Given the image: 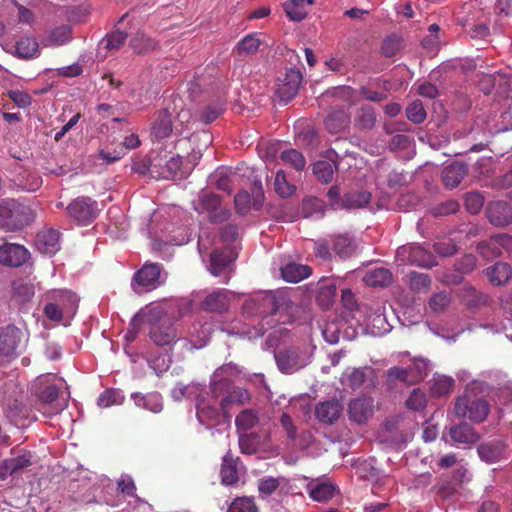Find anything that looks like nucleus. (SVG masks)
Returning a JSON list of instances; mask_svg holds the SVG:
<instances>
[{
    "mask_svg": "<svg viewBox=\"0 0 512 512\" xmlns=\"http://www.w3.org/2000/svg\"><path fill=\"white\" fill-rule=\"evenodd\" d=\"M414 140L412 137L406 134H397L392 137V139L389 142V148L390 150H407L409 149Z\"/></svg>",
    "mask_w": 512,
    "mask_h": 512,
    "instance_id": "e2e57ef3",
    "label": "nucleus"
},
{
    "mask_svg": "<svg viewBox=\"0 0 512 512\" xmlns=\"http://www.w3.org/2000/svg\"><path fill=\"white\" fill-rule=\"evenodd\" d=\"M478 250L486 258L500 256L502 250L512 254V236L507 234L495 235L489 241L479 244Z\"/></svg>",
    "mask_w": 512,
    "mask_h": 512,
    "instance_id": "ddd939ff",
    "label": "nucleus"
},
{
    "mask_svg": "<svg viewBox=\"0 0 512 512\" xmlns=\"http://www.w3.org/2000/svg\"><path fill=\"white\" fill-rule=\"evenodd\" d=\"M264 44L261 33L253 32L247 34L233 48V53L241 59L252 57Z\"/></svg>",
    "mask_w": 512,
    "mask_h": 512,
    "instance_id": "aec40b11",
    "label": "nucleus"
},
{
    "mask_svg": "<svg viewBox=\"0 0 512 512\" xmlns=\"http://www.w3.org/2000/svg\"><path fill=\"white\" fill-rule=\"evenodd\" d=\"M466 174V166L463 163L454 162L444 168L442 179L446 187L453 189L464 179Z\"/></svg>",
    "mask_w": 512,
    "mask_h": 512,
    "instance_id": "7c9ffc66",
    "label": "nucleus"
},
{
    "mask_svg": "<svg viewBox=\"0 0 512 512\" xmlns=\"http://www.w3.org/2000/svg\"><path fill=\"white\" fill-rule=\"evenodd\" d=\"M459 204L455 200H447L432 208L431 213L436 217H443L454 214L458 211Z\"/></svg>",
    "mask_w": 512,
    "mask_h": 512,
    "instance_id": "680f3d73",
    "label": "nucleus"
},
{
    "mask_svg": "<svg viewBox=\"0 0 512 512\" xmlns=\"http://www.w3.org/2000/svg\"><path fill=\"white\" fill-rule=\"evenodd\" d=\"M406 115L413 123H422L426 118V112L421 101L416 100L410 103L406 109Z\"/></svg>",
    "mask_w": 512,
    "mask_h": 512,
    "instance_id": "5fc2aeb1",
    "label": "nucleus"
},
{
    "mask_svg": "<svg viewBox=\"0 0 512 512\" xmlns=\"http://www.w3.org/2000/svg\"><path fill=\"white\" fill-rule=\"evenodd\" d=\"M311 268L307 265L287 263L281 268V275L287 282L297 283L309 277Z\"/></svg>",
    "mask_w": 512,
    "mask_h": 512,
    "instance_id": "473e14b6",
    "label": "nucleus"
},
{
    "mask_svg": "<svg viewBox=\"0 0 512 512\" xmlns=\"http://www.w3.org/2000/svg\"><path fill=\"white\" fill-rule=\"evenodd\" d=\"M281 160L292 166L294 169L301 171L306 166L305 157L296 149H288L281 153Z\"/></svg>",
    "mask_w": 512,
    "mask_h": 512,
    "instance_id": "de8ad7c7",
    "label": "nucleus"
},
{
    "mask_svg": "<svg viewBox=\"0 0 512 512\" xmlns=\"http://www.w3.org/2000/svg\"><path fill=\"white\" fill-rule=\"evenodd\" d=\"M172 132V117L168 110L159 112L158 117L152 127V133L157 139H164L170 136Z\"/></svg>",
    "mask_w": 512,
    "mask_h": 512,
    "instance_id": "c9c22d12",
    "label": "nucleus"
},
{
    "mask_svg": "<svg viewBox=\"0 0 512 512\" xmlns=\"http://www.w3.org/2000/svg\"><path fill=\"white\" fill-rule=\"evenodd\" d=\"M374 400L371 397H358L349 403V419L358 424L365 423L373 414Z\"/></svg>",
    "mask_w": 512,
    "mask_h": 512,
    "instance_id": "dca6fc26",
    "label": "nucleus"
},
{
    "mask_svg": "<svg viewBox=\"0 0 512 512\" xmlns=\"http://www.w3.org/2000/svg\"><path fill=\"white\" fill-rule=\"evenodd\" d=\"M386 382L389 388H392L398 382L406 385L415 384L411 376V370H408V367L403 368L399 366H394L387 370Z\"/></svg>",
    "mask_w": 512,
    "mask_h": 512,
    "instance_id": "58836bf2",
    "label": "nucleus"
},
{
    "mask_svg": "<svg viewBox=\"0 0 512 512\" xmlns=\"http://www.w3.org/2000/svg\"><path fill=\"white\" fill-rule=\"evenodd\" d=\"M235 423L238 430L246 432L258 423L257 413L253 409H245L236 417Z\"/></svg>",
    "mask_w": 512,
    "mask_h": 512,
    "instance_id": "49530a36",
    "label": "nucleus"
},
{
    "mask_svg": "<svg viewBox=\"0 0 512 512\" xmlns=\"http://www.w3.org/2000/svg\"><path fill=\"white\" fill-rule=\"evenodd\" d=\"M127 39V34L123 31L117 30L112 34L108 35L101 41V45L103 48L112 51L118 50Z\"/></svg>",
    "mask_w": 512,
    "mask_h": 512,
    "instance_id": "3c124183",
    "label": "nucleus"
},
{
    "mask_svg": "<svg viewBox=\"0 0 512 512\" xmlns=\"http://www.w3.org/2000/svg\"><path fill=\"white\" fill-rule=\"evenodd\" d=\"M68 215L80 225H88L98 215L97 202L90 197H78L67 206Z\"/></svg>",
    "mask_w": 512,
    "mask_h": 512,
    "instance_id": "6e6552de",
    "label": "nucleus"
},
{
    "mask_svg": "<svg viewBox=\"0 0 512 512\" xmlns=\"http://www.w3.org/2000/svg\"><path fill=\"white\" fill-rule=\"evenodd\" d=\"M240 373L239 367L234 363H227L217 368L211 376L210 390L218 391L232 383L231 378Z\"/></svg>",
    "mask_w": 512,
    "mask_h": 512,
    "instance_id": "b1692460",
    "label": "nucleus"
},
{
    "mask_svg": "<svg viewBox=\"0 0 512 512\" xmlns=\"http://www.w3.org/2000/svg\"><path fill=\"white\" fill-rule=\"evenodd\" d=\"M486 274L491 283L502 285L512 277V269L507 263L498 262L487 268Z\"/></svg>",
    "mask_w": 512,
    "mask_h": 512,
    "instance_id": "e433bc0d",
    "label": "nucleus"
},
{
    "mask_svg": "<svg viewBox=\"0 0 512 512\" xmlns=\"http://www.w3.org/2000/svg\"><path fill=\"white\" fill-rule=\"evenodd\" d=\"M331 237L329 239H319L314 242V253L323 260H331L332 253L330 251Z\"/></svg>",
    "mask_w": 512,
    "mask_h": 512,
    "instance_id": "0e129e2a",
    "label": "nucleus"
},
{
    "mask_svg": "<svg viewBox=\"0 0 512 512\" xmlns=\"http://www.w3.org/2000/svg\"><path fill=\"white\" fill-rule=\"evenodd\" d=\"M302 82V74L297 69H287L286 72L277 80L276 92L281 101L289 102L293 99Z\"/></svg>",
    "mask_w": 512,
    "mask_h": 512,
    "instance_id": "1a4fd4ad",
    "label": "nucleus"
},
{
    "mask_svg": "<svg viewBox=\"0 0 512 512\" xmlns=\"http://www.w3.org/2000/svg\"><path fill=\"white\" fill-rule=\"evenodd\" d=\"M477 451L482 460L493 463L499 461L504 456L506 444L501 440H494L479 445Z\"/></svg>",
    "mask_w": 512,
    "mask_h": 512,
    "instance_id": "cd10ccee",
    "label": "nucleus"
},
{
    "mask_svg": "<svg viewBox=\"0 0 512 512\" xmlns=\"http://www.w3.org/2000/svg\"><path fill=\"white\" fill-rule=\"evenodd\" d=\"M274 189L276 193L281 197H288L295 191V187L287 182L286 176L282 170H279L276 173Z\"/></svg>",
    "mask_w": 512,
    "mask_h": 512,
    "instance_id": "603ef678",
    "label": "nucleus"
},
{
    "mask_svg": "<svg viewBox=\"0 0 512 512\" xmlns=\"http://www.w3.org/2000/svg\"><path fill=\"white\" fill-rule=\"evenodd\" d=\"M451 303V296L447 292L434 294L429 300V307L434 312L444 311Z\"/></svg>",
    "mask_w": 512,
    "mask_h": 512,
    "instance_id": "13d9d810",
    "label": "nucleus"
},
{
    "mask_svg": "<svg viewBox=\"0 0 512 512\" xmlns=\"http://www.w3.org/2000/svg\"><path fill=\"white\" fill-rule=\"evenodd\" d=\"M131 398L137 407L153 413H159L163 410V398L158 392H150L147 394L135 392L131 394Z\"/></svg>",
    "mask_w": 512,
    "mask_h": 512,
    "instance_id": "bb28decb",
    "label": "nucleus"
},
{
    "mask_svg": "<svg viewBox=\"0 0 512 512\" xmlns=\"http://www.w3.org/2000/svg\"><path fill=\"white\" fill-rule=\"evenodd\" d=\"M363 281L369 286L385 287L392 282V274L386 268H374L366 272Z\"/></svg>",
    "mask_w": 512,
    "mask_h": 512,
    "instance_id": "72a5a7b5",
    "label": "nucleus"
},
{
    "mask_svg": "<svg viewBox=\"0 0 512 512\" xmlns=\"http://www.w3.org/2000/svg\"><path fill=\"white\" fill-rule=\"evenodd\" d=\"M211 393L213 398H220L219 405L223 411L231 404L244 405L251 399L246 389L234 386L232 383H229L227 387L219 389L218 391H211Z\"/></svg>",
    "mask_w": 512,
    "mask_h": 512,
    "instance_id": "f8f14e48",
    "label": "nucleus"
},
{
    "mask_svg": "<svg viewBox=\"0 0 512 512\" xmlns=\"http://www.w3.org/2000/svg\"><path fill=\"white\" fill-rule=\"evenodd\" d=\"M157 46V42L143 32H137L130 40V47L139 55L152 52Z\"/></svg>",
    "mask_w": 512,
    "mask_h": 512,
    "instance_id": "ea45409f",
    "label": "nucleus"
},
{
    "mask_svg": "<svg viewBox=\"0 0 512 512\" xmlns=\"http://www.w3.org/2000/svg\"><path fill=\"white\" fill-rule=\"evenodd\" d=\"M464 203L469 213L477 214L483 207L484 197L479 192H469L464 197Z\"/></svg>",
    "mask_w": 512,
    "mask_h": 512,
    "instance_id": "6e6d98bb",
    "label": "nucleus"
},
{
    "mask_svg": "<svg viewBox=\"0 0 512 512\" xmlns=\"http://www.w3.org/2000/svg\"><path fill=\"white\" fill-rule=\"evenodd\" d=\"M454 386V379L439 375L433 378L430 385V392L433 397H442L448 395Z\"/></svg>",
    "mask_w": 512,
    "mask_h": 512,
    "instance_id": "79ce46f5",
    "label": "nucleus"
},
{
    "mask_svg": "<svg viewBox=\"0 0 512 512\" xmlns=\"http://www.w3.org/2000/svg\"><path fill=\"white\" fill-rule=\"evenodd\" d=\"M278 369L284 374H293L310 363L311 355L301 347H285L274 353Z\"/></svg>",
    "mask_w": 512,
    "mask_h": 512,
    "instance_id": "39448f33",
    "label": "nucleus"
},
{
    "mask_svg": "<svg viewBox=\"0 0 512 512\" xmlns=\"http://www.w3.org/2000/svg\"><path fill=\"white\" fill-rule=\"evenodd\" d=\"M9 464L11 475L17 474L32 464L31 454L23 453L15 457L6 458Z\"/></svg>",
    "mask_w": 512,
    "mask_h": 512,
    "instance_id": "864d4df0",
    "label": "nucleus"
},
{
    "mask_svg": "<svg viewBox=\"0 0 512 512\" xmlns=\"http://www.w3.org/2000/svg\"><path fill=\"white\" fill-rule=\"evenodd\" d=\"M37 249L46 255H54L60 249V233L52 228L44 229L37 234Z\"/></svg>",
    "mask_w": 512,
    "mask_h": 512,
    "instance_id": "5701e85b",
    "label": "nucleus"
},
{
    "mask_svg": "<svg viewBox=\"0 0 512 512\" xmlns=\"http://www.w3.org/2000/svg\"><path fill=\"white\" fill-rule=\"evenodd\" d=\"M397 257L402 262H408L419 267L430 268L435 265L432 254L419 245H408L398 248Z\"/></svg>",
    "mask_w": 512,
    "mask_h": 512,
    "instance_id": "9d476101",
    "label": "nucleus"
},
{
    "mask_svg": "<svg viewBox=\"0 0 512 512\" xmlns=\"http://www.w3.org/2000/svg\"><path fill=\"white\" fill-rule=\"evenodd\" d=\"M238 461L239 458H234L230 451L224 455L220 470L221 481L224 485H233L238 482Z\"/></svg>",
    "mask_w": 512,
    "mask_h": 512,
    "instance_id": "c85d7f7f",
    "label": "nucleus"
},
{
    "mask_svg": "<svg viewBox=\"0 0 512 512\" xmlns=\"http://www.w3.org/2000/svg\"><path fill=\"white\" fill-rule=\"evenodd\" d=\"M230 291L217 289L209 293L201 302V309L206 312L225 313L230 306Z\"/></svg>",
    "mask_w": 512,
    "mask_h": 512,
    "instance_id": "2eb2a0df",
    "label": "nucleus"
},
{
    "mask_svg": "<svg viewBox=\"0 0 512 512\" xmlns=\"http://www.w3.org/2000/svg\"><path fill=\"white\" fill-rule=\"evenodd\" d=\"M224 111V105L222 103H216L207 106L201 113V120L205 124H209L216 120L219 115Z\"/></svg>",
    "mask_w": 512,
    "mask_h": 512,
    "instance_id": "338daca9",
    "label": "nucleus"
},
{
    "mask_svg": "<svg viewBox=\"0 0 512 512\" xmlns=\"http://www.w3.org/2000/svg\"><path fill=\"white\" fill-rule=\"evenodd\" d=\"M167 274L159 263L146 262L134 273L131 288L137 294L150 292L165 283Z\"/></svg>",
    "mask_w": 512,
    "mask_h": 512,
    "instance_id": "f03ea898",
    "label": "nucleus"
},
{
    "mask_svg": "<svg viewBox=\"0 0 512 512\" xmlns=\"http://www.w3.org/2000/svg\"><path fill=\"white\" fill-rule=\"evenodd\" d=\"M149 335L158 346H170L178 339L177 330L167 317H162L152 324Z\"/></svg>",
    "mask_w": 512,
    "mask_h": 512,
    "instance_id": "9b49d317",
    "label": "nucleus"
},
{
    "mask_svg": "<svg viewBox=\"0 0 512 512\" xmlns=\"http://www.w3.org/2000/svg\"><path fill=\"white\" fill-rule=\"evenodd\" d=\"M235 208L237 212L241 215H244L248 212L251 197L247 191H239L234 198Z\"/></svg>",
    "mask_w": 512,
    "mask_h": 512,
    "instance_id": "774afa93",
    "label": "nucleus"
},
{
    "mask_svg": "<svg viewBox=\"0 0 512 512\" xmlns=\"http://www.w3.org/2000/svg\"><path fill=\"white\" fill-rule=\"evenodd\" d=\"M16 53L23 59L37 57L39 55L38 42L31 37L22 38L16 44Z\"/></svg>",
    "mask_w": 512,
    "mask_h": 512,
    "instance_id": "37998d69",
    "label": "nucleus"
},
{
    "mask_svg": "<svg viewBox=\"0 0 512 512\" xmlns=\"http://www.w3.org/2000/svg\"><path fill=\"white\" fill-rule=\"evenodd\" d=\"M228 512H257V507L252 498H236L228 508Z\"/></svg>",
    "mask_w": 512,
    "mask_h": 512,
    "instance_id": "4d7b16f0",
    "label": "nucleus"
},
{
    "mask_svg": "<svg viewBox=\"0 0 512 512\" xmlns=\"http://www.w3.org/2000/svg\"><path fill=\"white\" fill-rule=\"evenodd\" d=\"M288 299L285 292L269 291L252 296L243 304V313L247 316H269L275 314Z\"/></svg>",
    "mask_w": 512,
    "mask_h": 512,
    "instance_id": "f257e3e1",
    "label": "nucleus"
},
{
    "mask_svg": "<svg viewBox=\"0 0 512 512\" xmlns=\"http://www.w3.org/2000/svg\"><path fill=\"white\" fill-rule=\"evenodd\" d=\"M338 168L334 167L329 161L320 160L314 163L313 173L316 178L325 184L332 182L334 173Z\"/></svg>",
    "mask_w": 512,
    "mask_h": 512,
    "instance_id": "a18cd8bd",
    "label": "nucleus"
},
{
    "mask_svg": "<svg viewBox=\"0 0 512 512\" xmlns=\"http://www.w3.org/2000/svg\"><path fill=\"white\" fill-rule=\"evenodd\" d=\"M332 250L341 259L350 258L357 249L355 239L348 234L331 236Z\"/></svg>",
    "mask_w": 512,
    "mask_h": 512,
    "instance_id": "a878e982",
    "label": "nucleus"
},
{
    "mask_svg": "<svg viewBox=\"0 0 512 512\" xmlns=\"http://www.w3.org/2000/svg\"><path fill=\"white\" fill-rule=\"evenodd\" d=\"M371 200L368 191H352L346 193L341 200V207L347 209H359L365 207Z\"/></svg>",
    "mask_w": 512,
    "mask_h": 512,
    "instance_id": "f704fd0d",
    "label": "nucleus"
},
{
    "mask_svg": "<svg viewBox=\"0 0 512 512\" xmlns=\"http://www.w3.org/2000/svg\"><path fill=\"white\" fill-rule=\"evenodd\" d=\"M487 400L469 394L459 396L454 405V413L458 418H468L472 422H483L489 414Z\"/></svg>",
    "mask_w": 512,
    "mask_h": 512,
    "instance_id": "20e7f679",
    "label": "nucleus"
},
{
    "mask_svg": "<svg viewBox=\"0 0 512 512\" xmlns=\"http://www.w3.org/2000/svg\"><path fill=\"white\" fill-rule=\"evenodd\" d=\"M124 401V395L120 390L107 389L98 398L100 407H110L112 405H120Z\"/></svg>",
    "mask_w": 512,
    "mask_h": 512,
    "instance_id": "09e8293b",
    "label": "nucleus"
},
{
    "mask_svg": "<svg viewBox=\"0 0 512 512\" xmlns=\"http://www.w3.org/2000/svg\"><path fill=\"white\" fill-rule=\"evenodd\" d=\"M192 205L198 213H207L212 223H222L230 217V211L222 206L221 198L211 192L202 191Z\"/></svg>",
    "mask_w": 512,
    "mask_h": 512,
    "instance_id": "423d86ee",
    "label": "nucleus"
},
{
    "mask_svg": "<svg viewBox=\"0 0 512 512\" xmlns=\"http://www.w3.org/2000/svg\"><path fill=\"white\" fill-rule=\"evenodd\" d=\"M44 414L56 415L67 407L69 392L60 393V388L55 384L47 385L38 393Z\"/></svg>",
    "mask_w": 512,
    "mask_h": 512,
    "instance_id": "0eeeda50",
    "label": "nucleus"
},
{
    "mask_svg": "<svg viewBox=\"0 0 512 512\" xmlns=\"http://www.w3.org/2000/svg\"><path fill=\"white\" fill-rule=\"evenodd\" d=\"M343 409L340 401L335 399L327 400L316 405L315 416L321 423L332 425L340 418Z\"/></svg>",
    "mask_w": 512,
    "mask_h": 512,
    "instance_id": "f3484780",
    "label": "nucleus"
},
{
    "mask_svg": "<svg viewBox=\"0 0 512 512\" xmlns=\"http://www.w3.org/2000/svg\"><path fill=\"white\" fill-rule=\"evenodd\" d=\"M216 402L217 400L210 403L204 399H198L197 401V419L207 428L213 427L221 421L222 414L217 408Z\"/></svg>",
    "mask_w": 512,
    "mask_h": 512,
    "instance_id": "4be33fe9",
    "label": "nucleus"
},
{
    "mask_svg": "<svg viewBox=\"0 0 512 512\" xmlns=\"http://www.w3.org/2000/svg\"><path fill=\"white\" fill-rule=\"evenodd\" d=\"M32 220L31 209L14 200L0 202V226L6 231H16Z\"/></svg>",
    "mask_w": 512,
    "mask_h": 512,
    "instance_id": "7ed1b4c3",
    "label": "nucleus"
},
{
    "mask_svg": "<svg viewBox=\"0 0 512 512\" xmlns=\"http://www.w3.org/2000/svg\"><path fill=\"white\" fill-rule=\"evenodd\" d=\"M435 252L443 257H449L457 253L458 247L452 239H444L434 244Z\"/></svg>",
    "mask_w": 512,
    "mask_h": 512,
    "instance_id": "052dcab7",
    "label": "nucleus"
},
{
    "mask_svg": "<svg viewBox=\"0 0 512 512\" xmlns=\"http://www.w3.org/2000/svg\"><path fill=\"white\" fill-rule=\"evenodd\" d=\"M410 284L414 290H427L431 285V279L427 274L413 272L410 274Z\"/></svg>",
    "mask_w": 512,
    "mask_h": 512,
    "instance_id": "69168bd1",
    "label": "nucleus"
},
{
    "mask_svg": "<svg viewBox=\"0 0 512 512\" xmlns=\"http://www.w3.org/2000/svg\"><path fill=\"white\" fill-rule=\"evenodd\" d=\"M449 435L452 441L458 444H473L479 439V435L466 422L452 426Z\"/></svg>",
    "mask_w": 512,
    "mask_h": 512,
    "instance_id": "c756f323",
    "label": "nucleus"
},
{
    "mask_svg": "<svg viewBox=\"0 0 512 512\" xmlns=\"http://www.w3.org/2000/svg\"><path fill=\"white\" fill-rule=\"evenodd\" d=\"M375 377L374 369L369 366L347 369L341 378L342 384L353 390L359 389Z\"/></svg>",
    "mask_w": 512,
    "mask_h": 512,
    "instance_id": "6ab92c4d",
    "label": "nucleus"
},
{
    "mask_svg": "<svg viewBox=\"0 0 512 512\" xmlns=\"http://www.w3.org/2000/svg\"><path fill=\"white\" fill-rule=\"evenodd\" d=\"M314 1L315 0H290L284 4V10L289 19L301 21L308 13L307 6L313 4Z\"/></svg>",
    "mask_w": 512,
    "mask_h": 512,
    "instance_id": "4c0bfd02",
    "label": "nucleus"
},
{
    "mask_svg": "<svg viewBox=\"0 0 512 512\" xmlns=\"http://www.w3.org/2000/svg\"><path fill=\"white\" fill-rule=\"evenodd\" d=\"M350 124V115L343 109L333 110L325 119V127L331 134L345 130Z\"/></svg>",
    "mask_w": 512,
    "mask_h": 512,
    "instance_id": "2f4dec72",
    "label": "nucleus"
},
{
    "mask_svg": "<svg viewBox=\"0 0 512 512\" xmlns=\"http://www.w3.org/2000/svg\"><path fill=\"white\" fill-rule=\"evenodd\" d=\"M71 39V28L69 26H60L55 28L49 35L47 42L49 45L62 46Z\"/></svg>",
    "mask_w": 512,
    "mask_h": 512,
    "instance_id": "8fccbe9b",
    "label": "nucleus"
},
{
    "mask_svg": "<svg viewBox=\"0 0 512 512\" xmlns=\"http://www.w3.org/2000/svg\"><path fill=\"white\" fill-rule=\"evenodd\" d=\"M354 123L359 129H372L376 123V113L374 108L370 105L359 108L355 114Z\"/></svg>",
    "mask_w": 512,
    "mask_h": 512,
    "instance_id": "a19ab883",
    "label": "nucleus"
},
{
    "mask_svg": "<svg viewBox=\"0 0 512 512\" xmlns=\"http://www.w3.org/2000/svg\"><path fill=\"white\" fill-rule=\"evenodd\" d=\"M29 251L23 246L14 243H5L0 246V263L19 267L29 259Z\"/></svg>",
    "mask_w": 512,
    "mask_h": 512,
    "instance_id": "4468645a",
    "label": "nucleus"
},
{
    "mask_svg": "<svg viewBox=\"0 0 512 512\" xmlns=\"http://www.w3.org/2000/svg\"><path fill=\"white\" fill-rule=\"evenodd\" d=\"M427 403L425 393L420 389H414L406 400L409 409L419 411L425 408Z\"/></svg>",
    "mask_w": 512,
    "mask_h": 512,
    "instance_id": "bf43d9fd",
    "label": "nucleus"
},
{
    "mask_svg": "<svg viewBox=\"0 0 512 512\" xmlns=\"http://www.w3.org/2000/svg\"><path fill=\"white\" fill-rule=\"evenodd\" d=\"M337 489L330 483H319L309 486L310 497L318 502L330 500L336 493Z\"/></svg>",
    "mask_w": 512,
    "mask_h": 512,
    "instance_id": "c03bdc74",
    "label": "nucleus"
},
{
    "mask_svg": "<svg viewBox=\"0 0 512 512\" xmlns=\"http://www.w3.org/2000/svg\"><path fill=\"white\" fill-rule=\"evenodd\" d=\"M234 259L227 249H216L210 254L208 270L215 276H221L231 271Z\"/></svg>",
    "mask_w": 512,
    "mask_h": 512,
    "instance_id": "412c9836",
    "label": "nucleus"
},
{
    "mask_svg": "<svg viewBox=\"0 0 512 512\" xmlns=\"http://www.w3.org/2000/svg\"><path fill=\"white\" fill-rule=\"evenodd\" d=\"M487 214L490 223L494 226H506L512 222V207L506 202L490 203Z\"/></svg>",
    "mask_w": 512,
    "mask_h": 512,
    "instance_id": "393cba45",
    "label": "nucleus"
},
{
    "mask_svg": "<svg viewBox=\"0 0 512 512\" xmlns=\"http://www.w3.org/2000/svg\"><path fill=\"white\" fill-rule=\"evenodd\" d=\"M21 334V330L13 325H8L0 330V355L14 356L21 340Z\"/></svg>",
    "mask_w": 512,
    "mask_h": 512,
    "instance_id": "a211bd4d",
    "label": "nucleus"
}]
</instances>
